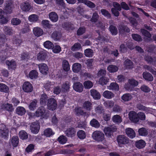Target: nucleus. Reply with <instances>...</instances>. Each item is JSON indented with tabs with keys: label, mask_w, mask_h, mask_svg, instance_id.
Here are the masks:
<instances>
[{
	"label": "nucleus",
	"mask_w": 156,
	"mask_h": 156,
	"mask_svg": "<svg viewBox=\"0 0 156 156\" xmlns=\"http://www.w3.org/2000/svg\"><path fill=\"white\" fill-rule=\"evenodd\" d=\"M64 12L63 17L64 19L68 18L69 15L70 13L71 12L72 10L68 8L65 9L63 11Z\"/></svg>",
	"instance_id": "052dcab7"
},
{
	"label": "nucleus",
	"mask_w": 156,
	"mask_h": 156,
	"mask_svg": "<svg viewBox=\"0 0 156 156\" xmlns=\"http://www.w3.org/2000/svg\"><path fill=\"white\" fill-rule=\"evenodd\" d=\"M117 140L119 147L122 145L126 144L129 143V139L124 135H119L117 137Z\"/></svg>",
	"instance_id": "423d86ee"
},
{
	"label": "nucleus",
	"mask_w": 156,
	"mask_h": 156,
	"mask_svg": "<svg viewBox=\"0 0 156 156\" xmlns=\"http://www.w3.org/2000/svg\"><path fill=\"white\" fill-rule=\"evenodd\" d=\"M84 87L86 89H90L93 86L92 83L89 80L85 81L83 83Z\"/></svg>",
	"instance_id": "0e129e2a"
},
{
	"label": "nucleus",
	"mask_w": 156,
	"mask_h": 156,
	"mask_svg": "<svg viewBox=\"0 0 156 156\" xmlns=\"http://www.w3.org/2000/svg\"><path fill=\"white\" fill-rule=\"evenodd\" d=\"M49 17L51 20L54 22H56L58 19L57 14L54 12H52L49 13Z\"/></svg>",
	"instance_id": "5701e85b"
},
{
	"label": "nucleus",
	"mask_w": 156,
	"mask_h": 156,
	"mask_svg": "<svg viewBox=\"0 0 156 156\" xmlns=\"http://www.w3.org/2000/svg\"><path fill=\"white\" fill-rule=\"evenodd\" d=\"M9 90V88L6 85L0 83V91L7 93Z\"/></svg>",
	"instance_id": "8fccbe9b"
},
{
	"label": "nucleus",
	"mask_w": 156,
	"mask_h": 156,
	"mask_svg": "<svg viewBox=\"0 0 156 156\" xmlns=\"http://www.w3.org/2000/svg\"><path fill=\"white\" fill-rule=\"evenodd\" d=\"M12 50V48L7 46L5 50H2L0 52V58L2 61L5 60L10 55V54L12 53L11 51Z\"/></svg>",
	"instance_id": "7ed1b4c3"
},
{
	"label": "nucleus",
	"mask_w": 156,
	"mask_h": 156,
	"mask_svg": "<svg viewBox=\"0 0 156 156\" xmlns=\"http://www.w3.org/2000/svg\"><path fill=\"white\" fill-rule=\"evenodd\" d=\"M99 16L98 13L95 12L93 13L92 17L91 19V21L92 22L95 23L98 20Z\"/></svg>",
	"instance_id": "69168bd1"
},
{
	"label": "nucleus",
	"mask_w": 156,
	"mask_h": 156,
	"mask_svg": "<svg viewBox=\"0 0 156 156\" xmlns=\"http://www.w3.org/2000/svg\"><path fill=\"white\" fill-rule=\"evenodd\" d=\"M38 73L37 71L35 70H31L28 74L27 77L31 79H35L38 77Z\"/></svg>",
	"instance_id": "6ab92c4d"
},
{
	"label": "nucleus",
	"mask_w": 156,
	"mask_h": 156,
	"mask_svg": "<svg viewBox=\"0 0 156 156\" xmlns=\"http://www.w3.org/2000/svg\"><path fill=\"white\" fill-rule=\"evenodd\" d=\"M78 137L80 139H83L86 137V134L85 132L83 130H80L77 133Z\"/></svg>",
	"instance_id": "6e6d98bb"
},
{
	"label": "nucleus",
	"mask_w": 156,
	"mask_h": 156,
	"mask_svg": "<svg viewBox=\"0 0 156 156\" xmlns=\"http://www.w3.org/2000/svg\"><path fill=\"white\" fill-rule=\"evenodd\" d=\"M83 108L87 111H90L92 109V103L88 101H85L83 104Z\"/></svg>",
	"instance_id": "412c9836"
},
{
	"label": "nucleus",
	"mask_w": 156,
	"mask_h": 156,
	"mask_svg": "<svg viewBox=\"0 0 156 156\" xmlns=\"http://www.w3.org/2000/svg\"><path fill=\"white\" fill-rule=\"evenodd\" d=\"M38 19V16L36 14H32L28 17V20L30 22H36Z\"/></svg>",
	"instance_id": "603ef678"
},
{
	"label": "nucleus",
	"mask_w": 156,
	"mask_h": 156,
	"mask_svg": "<svg viewBox=\"0 0 156 156\" xmlns=\"http://www.w3.org/2000/svg\"><path fill=\"white\" fill-rule=\"evenodd\" d=\"M125 66L127 69H132L133 67V62L129 59H127L124 62Z\"/></svg>",
	"instance_id": "ea45409f"
},
{
	"label": "nucleus",
	"mask_w": 156,
	"mask_h": 156,
	"mask_svg": "<svg viewBox=\"0 0 156 156\" xmlns=\"http://www.w3.org/2000/svg\"><path fill=\"white\" fill-rule=\"evenodd\" d=\"M108 89L112 90L118 91L119 90V86L115 83H112L110 85L107 86Z\"/></svg>",
	"instance_id": "c85d7f7f"
},
{
	"label": "nucleus",
	"mask_w": 156,
	"mask_h": 156,
	"mask_svg": "<svg viewBox=\"0 0 156 156\" xmlns=\"http://www.w3.org/2000/svg\"><path fill=\"white\" fill-rule=\"evenodd\" d=\"M1 109L2 110H6L9 112H12L14 110L12 105L9 103L2 104L1 106Z\"/></svg>",
	"instance_id": "2eb2a0df"
},
{
	"label": "nucleus",
	"mask_w": 156,
	"mask_h": 156,
	"mask_svg": "<svg viewBox=\"0 0 156 156\" xmlns=\"http://www.w3.org/2000/svg\"><path fill=\"white\" fill-rule=\"evenodd\" d=\"M146 145L145 142L142 140H140L136 142V146L139 149H141L144 147Z\"/></svg>",
	"instance_id": "cd10ccee"
},
{
	"label": "nucleus",
	"mask_w": 156,
	"mask_h": 156,
	"mask_svg": "<svg viewBox=\"0 0 156 156\" xmlns=\"http://www.w3.org/2000/svg\"><path fill=\"white\" fill-rule=\"evenodd\" d=\"M34 66H37V64L33 63ZM39 70L41 73L43 74H46L48 71V66L45 63H42L38 65Z\"/></svg>",
	"instance_id": "6e6552de"
},
{
	"label": "nucleus",
	"mask_w": 156,
	"mask_h": 156,
	"mask_svg": "<svg viewBox=\"0 0 156 156\" xmlns=\"http://www.w3.org/2000/svg\"><path fill=\"white\" fill-rule=\"evenodd\" d=\"M11 144L14 147H16L19 144V140L18 137L17 136H14L11 140Z\"/></svg>",
	"instance_id": "473e14b6"
},
{
	"label": "nucleus",
	"mask_w": 156,
	"mask_h": 156,
	"mask_svg": "<svg viewBox=\"0 0 156 156\" xmlns=\"http://www.w3.org/2000/svg\"><path fill=\"white\" fill-rule=\"evenodd\" d=\"M34 34L36 36L40 37L43 34V30L38 27H35L33 29Z\"/></svg>",
	"instance_id": "4be33fe9"
},
{
	"label": "nucleus",
	"mask_w": 156,
	"mask_h": 156,
	"mask_svg": "<svg viewBox=\"0 0 156 156\" xmlns=\"http://www.w3.org/2000/svg\"><path fill=\"white\" fill-rule=\"evenodd\" d=\"M84 53L85 55L88 57H92L94 54L93 50L90 48H88L85 50Z\"/></svg>",
	"instance_id": "c03bdc74"
},
{
	"label": "nucleus",
	"mask_w": 156,
	"mask_h": 156,
	"mask_svg": "<svg viewBox=\"0 0 156 156\" xmlns=\"http://www.w3.org/2000/svg\"><path fill=\"white\" fill-rule=\"evenodd\" d=\"M62 67L66 71H68L70 69V66L69 62L66 60H63L62 62Z\"/></svg>",
	"instance_id": "2f4dec72"
},
{
	"label": "nucleus",
	"mask_w": 156,
	"mask_h": 156,
	"mask_svg": "<svg viewBox=\"0 0 156 156\" xmlns=\"http://www.w3.org/2000/svg\"><path fill=\"white\" fill-rule=\"evenodd\" d=\"M104 104L105 107L108 108H110L114 106V102L112 100H108L104 102Z\"/></svg>",
	"instance_id": "79ce46f5"
},
{
	"label": "nucleus",
	"mask_w": 156,
	"mask_h": 156,
	"mask_svg": "<svg viewBox=\"0 0 156 156\" xmlns=\"http://www.w3.org/2000/svg\"><path fill=\"white\" fill-rule=\"evenodd\" d=\"M73 87L76 91L78 92H81L83 90V86L80 83L77 82L74 83Z\"/></svg>",
	"instance_id": "4468645a"
},
{
	"label": "nucleus",
	"mask_w": 156,
	"mask_h": 156,
	"mask_svg": "<svg viewBox=\"0 0 156 156\" xmlns=\"http://www.w3.org/2000/svg\"><path fill=\"white\" fill-rule=\"evenodd\" d=\"M61 37L62 35L61 33L57 32H53L51 35L52 37L54 40L55 41L60 40L61 38Z\"/></svg>",
	"instance_id": "c9c22d12"
},
{
	"label": "nucleus",
	"mask_w": 156,
	"mask_h": 156,
	"mask_svg": "<svg viewBox=\"0 0 156 156\" xmlns=\"http://www.w3.org/2000/svg\"><path fill=\"white\" fill-rule=\"evenodd\" d=\"M58 141L59 143L61 144H64L66 142L67 138L64 136H60L58 137Z\"/></svg>",
	"instance_id": "864d4df0"
},
{
	"label": "nucleus",
	"mask_w": 156,
	"mask_h": 156,
	"mask_svg": "<svg viewBox=\"0 0 156 156\" xmlns=\"http://www.w3.org/2000/svg\"><path fill=\"white\" fill-rule=\"evenodd\" d=\"M118 69V67L117 66L112 65H109L107 68V70L110 73L115 72Z\"/></svg>",
	"instance_id": "72a5a7b5"
},
{
	"label": "nucleus",
	"mask_w": 156,
	"mask_h": 156,
	"mask_svg": "<svg viewBox=\"0 0 156 156\" xmlns=\"http://www.w3.org/2000/svg\"><path fill=\"white\" fill-rule=\"evenodd\" d=\"M109 79L105 77H102L99 80V83L101 85H104L107 84L108 82Z\"/></svg>",
	"instance_id": "a18cd8bd"
},
{
	"label": "nucleus",
	"mask_w": 156,
	"mask_h": 156,
	"mask_svg": "<svg viewBox=\"0 0 156 156\" xmlns=\"http://www.w3.org/2000/svg\"><path fill=\"white\" fill-rule=\"evenodd\" d=\"M70 84L68 82H66L63 83L62 87V92H66L69 90L70 88Z\"/></svg>",
	"instance_id": "c756f323"
},
{
	"label": "nucleus",
	"mask_w": 156,
	"mask_h": 156,
	"mask_svg": "<svg viewBox=\"0 0 156 156\" xmlns=\"http://www.w3.org/2000/svg\"><path fill=\"white\" fill-rule=\"evenodd\" d=\"M92 137L94 139L98 142H102L105 139L104 134L99 131L94 132L92 134Z\"/></svg>",
	"instance_id": "20e7f679"
},
{
	"label": "nucleus",
	"mask_w": 156,
	"mask_h": 156,
	"mask_svg": "<svg viewBox=\"0 0 156 156\" xmlns=\"http://www.w3.org/2000/svg\"><path fill=\"white\" fill-rule=\"evenodd\" d=\"M20 8L23 11L28 12L31 9V6L29 2H25L21 4Z\"/></svg>",
	"instance_id": "ddd939ff"
},
{
	"label": "nucleus",
	"mask_w": 156,
	"mask_h": 156,
	"mask_svg": "<svg viewBox=\"0 0 156 156\" xmlns=\"http://www.w3.org/2000/svg\"><path fill=\"white\" fill-rule=\"evenodd\" d=\"M125 131L126 134L130 138H133L135 136V133L132 128H126Z\"/></svg>",
	"instance_id": "a211bd4d"
},
{
	"label": "nucleus",
	"mask_w": 156,
	"mask_h": 156,
	"mask_svg": "<svg viewBox=\"0 0 156 156\" xmlns=\"http://www.w3.org/2000/svg\"><path fill=\"white\" fill-rule=\"evenodd\" d=\"M137 113L134 111H130L128 114L129 118L130 121L136 123L138 122Z\"/></svg>",
	"instance_id": "0eeeda50"
},
{
	"label": "nucleus",
	"mask_w": 156,
	"mask_h": 156,
	"mask_svg": "<svg viewBox=\"0 0 156 156\" xmlns=\"http://www.w3.org/2000/svg\"><path fill=\"white\" fill-rule=\"evenodd\" d=\"M82 66L78 63H75L73 65L72 70L75 73H78L81 69Z\"/></svg>",
	"instance_id": "aec40b11"
},
{
	"label": "nucleus",
	"mask_w": 156,
	"mask_h": 156,
	"mask_svg": "<svg viewBox=\"0 0 156 156\" xmlns=\"http://www.w3.org/2000/svg\"><path fill=\"white\" fill-rule=\"evenodd\" d=\"M44 47L47 49H52L54 46L53 44L50 41H47L44 43Z\"/></svg>",
	"instance_id": "de8ad7c7"
},
{
	"label": "nucleus",
	"mask_w": 156,
	"mask_h": 156,
	"mask_svg": "<svg viewBox=\"0 0 156 156\" xmlns=\"http://www.w3.org/2000/svg\"><path fill=\"white\" fill-rule=\"evenodd\" d=\"M19 136L20 139L23 140H26L28 138V135L25 131L22 130L19 133Z\"/></svg>",
	"instance_id": "37998d69"
},
{
	"label": "nucleus",
	"mask_w": 156,
	"mask_h": 156,
	"mask_svg": "<svg viewBox=\"0 0 156 156\" xmlns=\"http://www.w3.org/2000/svg\"><path fill=\"white\" fill-rule=\"evenodd\" d=\"M117 128L115 125H111L105 127L104 132L106 136L108 137H111L113 133L117 131Z\"/></svg>",
	"instance_id": "f03ea898"
},
{
	"label": "nucleus",
	"mask_w": 156,
	"mask_h": 156,
	"mask_svg": "<svg viewBox=\"0 0 156 156\" xmlns=\"http://www.w3.org/2000/svg\"><path fill=\"white\" fill-rule=\"evenodd\" d=\"M138 131L139 134L141 136H145L147 134V131L144 128H142L139 129Z\"/></svg>",
	"instance_id": "680f3d73"
},
{
	"label": "nucleus",
	"mask_w": 156,
	"mask_h": 156,
	"mask_svg": "<svg viewBox=\"0 0 156 156\" xmlns=\"http://www.w3.org/2000/svg\"><path fill=\"white\" fill-rule=\"evenodd\" d=\"M4 5V10L8 13H10L13 8L12 1L11 0H7L5 2Z\"/></svg>",
	"instance_id": "9d476101"
},
{
	"label": "nucleus",
	"mask_w": 156,
	"mask_h": 156,
	"mask_svg": "<svg viewBox=\"0 0 156 156\" xmlns=\"http://www.w3.org/2000/svg\"><path fill=\"white\" fill-rule=\"evenodd\" d=\"M47 106L49 110H54L56 109L57 106L56 100L52 98L48 99V101Z\"/></svg>",
	"instance_id": "39448f33"
},
{
	"label": "nucleus",
	"mask_w": 156,
	"mask_h": 156,
	"mask_svg": "<svg viewBox=\"0 0 156 156\" xmlns=\"http://www.w3.org/2000/svg\"><path fill=\"white\" fill-rule=\"evenodd\" d=\"M86 31V29L84 27H80L77 30V34L78 36H81Z\"/></svg>",
	"instance_id": "338daca9"
},
{
	"label": "nucleus",
	"mask_w": 156,
	"mask_h": 156,
	"mask_svg": "<svg viewBox=\"0 0 156 156\" xmlns=\"http://www.w3.org/2000/svg\"><path fill=\"white\" fill-rule=\"evenodd\" d=\"M103 96L105 98L108 99H111L114 97V94L111 91L105 90L103 93Z\"/></svg>",
	"instance_id": "a878e982"
},
{
	"label": "nucleus",
	"mask_w": 156,
	"mask_h": 156,
	"mask_svg": "<svg viewBox=\"0 0 156 156\" xmlns=\"http://www.w3.org/2000/svg\"><path fill=\"white\" fill-rule=\"evenodd\" d=\"M112 119L113 122L116 123H120L122 121L121 117L118 115H114Z\"/></svg>",
	"instance_id": "3c124183"
},
{
	"label": "nucleus",
	"mask_w": 156,
	"mask_h": 156,
	"mask_svg": "<svg viewBox=\"0 0 156 156\" xmlns=\"http://www.w3.org/2000/svg\"><path fill=\"white\" fill-rule=\"evenodd\" d=\"M119 32L120 33H124L125 32H129L130 30L126 26H120L119 28Z\"/></svg>",
	"instance_id": "4d7b16f0"
},
{
	"label": "nucleus",
	"mask_w": 156,
	"mask_h": 156,
	"mask_svg": "<svg viewBox=\"0 0 156 156\" xmlns=\"http://www.w3.org/2000/svg\"><path fill=\"white\" fill-rule=\"evenodd\" d=\"M82 48L80 44L78 43H75L72 47L71 50L73 51L79 50Z\"/></svg>",
	"instance_id": "bf43d9fd"
},
{
	"label": "nucleus",
	"mask_w": 156,
	"mask_h": 156,
	"mask_svg": "<svg viewBox=\"0 0 156 156\" xmlns=\"http://www.w3.org/2000/svg\"><path fill=\"white\" fill-rule=\"evenodd\" d=\"M109 30L112 35H116L118 33V30L116 27L113 25L109 27Z\"/></svg>",
	"instance_id": "09e8293b"
},
{
	"label": "nucleus",
	"mask_w": 156,
	"mask_h": 156,
	"mask_svg": "<svg viewBox=\"0 0 156 156\" xmlns=\"http://www.w3.org/2000/svg\"><path fill=\"white\" fill-rule=\"evenodd\" d=\"M75 112L78 115H82L85 112L80 107H78L75 109Z\"/></svg>",
	"instance_id": "e2e57ef3"
},
{
	"label": "nucleus",
	"mask_w": 156,
	"mask_h": 156,
	"mask_svg": "<svg viewBox=\"0 0 156 156\" xmlns=\"http://www.w3.org/2000/svg\"><path fill=\"white\" fill-rule=\"evenodd\" d=\"M9 131L5 126L4 124L2 125L0 127V136L5 138L8 136Z\"/></svg>",
	"instance_id": "1a4fd4ad"
},
{
	"label": "nucleus",
	"mask_w": 156,
	"mask_h": 156,
	"mask_svg": "<svg viewBox=\"0 0 156 156\" xmlns=\"http://www.w3.org/2000/svg\"><path fill=\"white\" fill-rule=\"evenodd\" d=\"M37 107V102L36 100L33 101L29 105V109L31 111L34 110Z\"/></svg>",
	"instance_id": "58836bf2"
},
{
	"label": "nucleus",
	"mask_w": 156,
	"mask_h": 156,
	"mask_svg": "<svg viewBox=\"0 0 156 156\" xmlns=\"http://www.w3.org/2000/svg\"><path fill=\"white\" fill-rule=\"evenodd\" d=\"M6 65L8 66V68L9 69H15L16 68V64L15 61L13 60H12L10 61H6Z\"/></svg>",
	"instance_id": "393cba45"
},
{
	"label": "nucleus",
	"mask_w": 156,
	"mask_h": 156,
	"mask_svg": "<svg viewBox=\"0 0 156 156\" xmlns=\"http://www.w3.org/2000/svg\"><path fill=\"white\" fill-rule=\"evenodd\" d=\"M90 125L93 127L96 128H98L100 124L98 121L95 119H93L90 122Z\"/></svg>",
	"instance_id": "5fc2aeb1"
},
{
	"label": "nucleus",
	"mask_w": 156,
	"mask_h": 156,
	"mask_svg": "<svg viewBox=\"0 0 156 156\" xmlns=\"http://www.w3.org/2000/svg\"><path fill=\"white\" fill-rule=\"evenodd\" d=\"M40 128V126L38 122L32 123L30 126V129L32 132L36 134L39 131Z\"/></svg>",
	"instance_id": "f8f14e48"
},
{
	"label": "nucleus",
	"mask_w": 156,
	"mask_h": 156,
	"mask_svg": "<svg viewBox=\"0 0 156 156\" xmlns=\"http://www.w3.org/2000/svg\"><path fill=\"white\" fill-rule=\"evenodd\" d=\"M36 115L37 117H41V118L47 119L49 116L48 111H46L43 107H39L36 112Z\"/></svg>",
	"instance_id": "f257e3e1"
},
{
	"label": "nucleus",
	"mask_w": 156,
	"mask_h": 156,
	"mask_svg": "<svg viewBox=\"0 0 156 156\" xmlns=\"http://www.w3.org/2000/svg\"><path fill=\"white\" fill-rule=\"evenodd\" d=\"M52 49L53 52L55 53H59L61 50V48L58 45H56L55 46H53Z\"/></svg>",
	"instance_id": "774afa93"
},
{
	"label": "nucleus",
	"mask_w": 156,
	"mask_h": 156,
	"mask_svg": "<svg viewBox=\"0 0 156 156\" xmlns=\"http://www.w3.org/2000/svg\"><path fill=\"white\" fill-rule=\"evenodd\" d=\"M16 112L18 115H22L25 114L26 110L23 107L19 106L16 109Z\"/></svg>",
	"instance_id": "7c9ffc66"
},
{
	"label": "nucleus",
	"mask_w": 156,
	"mask_h": 156,
	"mask_svg": "<svg viewBox=\"0 0 156 156\" xmlns=\"http://www.w3.org/2000/svg\"><path fill=\"white\" fill-rule=\"evenodd\" d=\"M133 96L131 94L127 93L123 94L121 98L122 101L125 103L131 100Z\"/></svg>",
	"instance_id": "f3484780"
},
{
	"label": "nucleus",
	"mask_w": 156,
	"mask_h": 156,
	"mask_svg": "<svg viewBox=\"0 0 156 156\" xmlns=\"http://www.w3.org/2000/svg\"><path fill=\"white\" fill-rule=\"evenodd\" d=\"M63 27L67 30H73L74 29L73 25L70 23H65L62 25Z\"/></svg>",
	"instance_id": "4c0bfd02"
},
{
	"label": "nucleus",
	"mask_w": 156,
	"mask_h": 156,
	"mask_svg": "<svg viewBox=\"0 0 156 156\" xmlns=\"http://www.w3.org/2000/svg\"><path fill=\"white\" fill-rule=\"evenodd\" d=\"M44 135L47 137H49L54 134V133L52 131L51 129L48 128L46 129L44 131Z\"/></svg>",
	"instance_id": "e433bc0d"
},
{
	"label": "nucleus",
	"mask_w": 156,
	"mask_h": 156,
	"mask_svg": "<svg viewBox=\"0 0 156 156\" xmlns=\"http://www.w3.org/2000/svg\"><path fill=\"white\" fill-rule=\"evenodd\" d=\"M143 78L146 80L151 81L153 80L152 75L148 72H144L143 74Z\"/></svg>",
	"instance_id": "f704fd0d"
},
{
	"label": "nucleus",
	"mask_w": 156,
	"mask_h": 156,
	"mask_svg": "<svg viewBox=\"0 0 156 156\" xmlns=\"http://www.w3.org/2000/svg\"><path fill=\"white\" fill-rule=\"evenodd\" d=\"M22 88L24 92L29 93L31 92L33 90V87L30 82H26L23 84Z\"/></svg>",
	"instance_id": "9b49d317"
},
{
	"label": "nucleus",
	"mask_w": 156,
	"mask_h": 156,
	"mask_svg": "<svg viewBox=\"0 0 156 156\" xmlns=\"http://www.w3.org/2000/svg\"><path fill=\"white\" fill-rule=\"evenodd\" d=\"M48 97L46 94H42L41 95L40 98V103L42 105H45L47 101Z\"/></svg>",
	"instance_id": "a19ab883"
},
{
	"label": "nucleus",
	"mask_w": 156,
	"mask_h": 156,
	"mask_svg": "<svg viewBox=\"0 0 156 156\" xmlns=\"http://www.w3.org/2000/svg\"><path fill=\"white\" fill-rule=\"evenodd\" d=\"M90 95L95 100H99L101 98L99 93L95 90L92 89L90 90Z\"/></svg>",
	"instance_id": "dca6fc26"
},
{
	"label": "nucleus",
	"mask_w": 156,
	"mask_h": 156,
	"mask_svg": "<svg viewBox=\"0 0 156 156\" xmlns=\"http://www.w3.org/2000/svg\"><path fill=\"white\" fill-rule=\"evenodd\" d=\"M4 33L7 35H11L12 34L13 30L11 28L5 26L3 28Z\"/></svg>",
	"instance_id": "49530a36"
},
{
	"label": "nucleus",
	"mask_w": 156,
	"mask_h": 156,
	"mask_svg": "<svg viewBox=\"0 0 156 156\" xmlns=\"http://www.w3.org/2000/svg\"><path fill=\"white\" fill-rule=\"evenodd\" d=\"M145 60L148 63L153 64L156 63V58H153L151 57L147 56H146L145 58Z\"/></svg>",
	"instance_id": "13d9d810"
},
{
	"label": "nucleus",
	"mask_w": 156,
	"mask_h": 156,
	"mask_svg": "<svg viewBox=\"0 0 156 156\" xmlns=\"http://www.w3.org/2000/svg\"><path fill=\"white\" fill-rule=\"evenodd\" d=\"M76 131L73 128H70L68 129L65 132L66 135L68 137H73L75 134Z\"/></svg>",
	"instance_id": "bb28decb"
},
{
	"label": "nucleus",
	"mask_w": 156,
	"mask_h": 156,
	"mask_svg": "<svg viewBox=\"0 0 156 156\" xmlns=\"http://www.w3.org/2000/svg\"><path fill=\"white\" fill-rule=\"evenodd\" d=\"M47 55V52L46 51H41L38 53L37 59L39 61H43L45 59Z\"/></svg>",
	"instance_id": "b1692460"
}]
</instances>
